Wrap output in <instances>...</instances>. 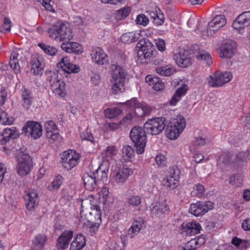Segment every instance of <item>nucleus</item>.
I'll return each mask as SVG.
<instances>
[{"mask_svg": "<svg viewBox=\"0 0 250 250\" xmlns=\"http://www.w3.org/2000/svg\"><path fill=\"white\" fill-rule=\"evenodd\" d=\"M49 36L60 41H70L73 39L72 29L66 21H59L48 30Z\"/></svg>", "mask_w": 250, "mask_h": 250, "instance_id": "nucleus-1", "label": "nucleus"}, {"mask_svg": "<svg viewBox=\"0 0 250 250\" xmlns=\"http://www.w3.org/2000/svg\"><path fill=\"white\" fill-rule=\"evenodd\" d=\"M111 74L113 83L112 86V92L118 93L119 92H123L125 90L124 81L126 75L125 70L118 64H113L111 65Z\"/></svg>", "mask_w": 250, "mask_h": 250, "instance_id": "nucleus-2", "label": "nucleus"}, {"mask_svg": "<svg viewBox=\"0 0 250 250\" xmlns=\"http://www.w3.org/2000/svg\"><path fill=\"white\" fill-rule=\"evenodd\" d=\"M146 132L144 128L135 126L130 131V138L136 147L138 154H142L146 143Z\"/></svg>", "mask_w": 250, "mask_h": 250, "instance_id": "nucleus-3", "label": "nucleus"}, {"mask_svg": "<svg viewBox=\"0 0 250 250\" xmlns=\"http://www.w3.org/2000/svg\"><path fill=\"white\" fill-rule=\"evenodd\" d=\"M166 126V119L164 117L149 119L144 125L147 134L156 135L161 133Z\"/></svg>", "mask_w": 250, "mask_h": 250, "instance_id": "nucleus-4", "label": "nucleus"}, {"mask_svg": "<svg viewBox=\"0 0 250 250\" xmlns=\"http://www.w3.org/2000/svg\"><path fill=\"white\" fill-rule=\"evenodd\" d=\"M47 80L49 82L53 92L57 95L64 97L65 95V84L63 81L58 79V74L51 71L47 73Z\"/></svg>", "mask_w": 250, "mask_h": 250, "instance_id": "nucleus-5", "label": "nucleus"}, {"mask_svg": "<svg viewBox=\"0 0 250 250\" xmlns=\"http://www.w3.org/2000/svg\"><path fill=\"white\" fill-rule=\"evenodd\" d=\"M232 78V75L230 72H221L217 71L212 75L209 76L208 80V83L210 87H220L229 82Z\"/></svg>", "mask_w": 250, "mask_h": 250, "instance_id": "nucleus-6", "label": "nucleus"}, {"mask_svg": "<svg viewBox=\"0 0 250 250\" xmlns=\"http://www.w3.org/2000/svg\"><path fill=\"white\" fill-rule=\"evenodd\" d=\"M186 126V121L184 118L174 119L173 125H168L166 128V136L170 140L176 139Z\"/></svg>", "mask_w": 250, "mask_h": 250, "instance_id": "nucleus-7", "label": "nucleus"}, {"mask_svg": "<svg viewBox=\"0 0 250 250\" xmlns=\"http://www.w3.org/2000/svg\"><path fill=\"white\" fill-rule=\"evenodd\" d=\"M226 23L225 16L217 15L211 20L208 25L206 31H202V35L204 36H212Z\"/></svg>", "mask_w": 250, "mask_h": 250, "instance_id": "nucleus-8", "label": "nucleus"}, {"mask_svg": "<svg viewBox=\"0 0 250 250\" xmlns=\"http://www.w3.org/2000/svg\"><path fill=\"white\" fill-rule=\"evenodd\" d=\"M226 23L225 16L217 15L211 20L208 25L206 31H202V35L204 36H212Z\"/></svg>", "mask_w": 250, "mask_h": 250, "instance_id": "nucleus-9", "label": "nucleus"}, {"mask_svg": "<svg viewBox=\"0 0 250 250\" xmlns=\"http://www.w3.org/2000/svg\"><path fill=\"white\" fill-rule=\"evenodd\" d=\"M138 55L141 56L143 55L144 58L148 59L154 55L155 47L152 43L146 38H144L139 41L137 44Z\"/></svg>", "mask_w": 250, "mask_h": 250, "instance_id": "nucleus-10", "label": "nucleus"}, {"mask_svg": "<svg viewBox=\"0 0 250 250\" xmlns=\"http://www.w3.org/2000/svg\"><path fill=\"white\" fill-rule=\"evenodd\" d=\"M18 162V173L21 176H25L31 171L32 160L28 154L21 155L17 158Z\"/></svg>", "mask_w": 250, "mask_h": 250, "instance_id": "nucleus-11", "label": "nucleus"}, {"mask_svg": "<svg viewBox=\"0 0 250 250\" xmlns=\"http://www.w3.org/2000/svg\"><path fill=\"white\" fill-rule=\"evenodd\" d=\"M22 130L26 135H30L34 139L39 138L42 135V125L37 122H27L23 126Z\"/></svg>", "mask_w": 250, "mask_h": 250, "instance_id": "nucleus-12", "label": "nucleus"}, {"mask_svg": "<svg viewBox=\"0 0 250 250\" xmlns=\"http://www.w3.org/2000/svg\"><path fill=\"white\" fill-rule=\"evenodd\" d=\"M213 207V204L210 201L205 202H197L190 205L189 211L196 216H201L207 212Z\"/></svg>", "mask_w": 250, "mask_h": 250, "instance_id": "nucleus-13", "label": "nucleus"}, {"mask_svg": "<svg viewBox=\"0 0 250 250\" xmlns=\"http://www.w3.org/2000/svg\"><path fill=\"white\" fill-rule=\"evenodd\" d=\"M79 157L74 154L72 150H69L63 153L62 164L67 170L71 169L78 163Z\"/></svg>", "mask_w": 250, "mask_h": 250, "instance_id": "nucleus-14", "label": "nucleus"}, {"mask_svg": "<svg viewBox=\"0 0 250 250\" xmlns=\"http://www.w3.org/2000/svg\"><path fill=\"white\" fill-rule=\"evenodd\" d=\"M170 170V174L166 180H163V183L164 186L168 187L170 189H173L178 184L180 171L176 167H172Z\"/></svg>", "mask_w": 250, "mask_h": 250, "instance_id": "nucleus-15", "label": "nucleus"}, {"mask_svg": "<svg viewBox=\"0 0 250 250\" xmlns=\"http://www.w3.org/2000/svg\"><path fill=\"white\" fill-rule=\"evenodd\" d=\"M236 43L232 41H227L221 47L219 56L221 58H231L236 51Z\"/></svg>", "mask_w": 250, "mask_h": 250, "instance_id": "nucleus-16", "label": "nucleus"}, {"mask_svg": "<svg viewBox=\"0 0 250 250\" xmlns=\"http://www.w3.org/2000/svg\"><path fill=\"white\" fill-rule=\"evenodd\" d=\"M190 49L193 53H196L195 57L197 60L204 61L208 65L212 63V58L210 54L205 50H200L198 45L194 44L192 45Z\"/></svg>", "mask_w": 250, "mask_h": 250, "instance_id": "nucleus-17", "label": "nucleus"}, {"mask_svg": "<svg viewBox=\"0 0 250 250\" xmlns=\"http://www.w3.org/2000/svg\"><path fill=\"white\" fill-rule=\"evenodd\" d=\"M174 60L180 67H187L191 64V60L188 56V53L184 50L180 51L174 55Z\"/></svg>", "mask_w": 250, "mask_h": 250, "instance_id": "nucleus-18", "label": "nucleus"}, {"mask_svg": "<svg viewBox=\"0 0 250 250\" xmlns=\"http://www.w3.org/2000/svg\"><path fill=\"white\" fill-rule=\"evenodd\" d=\"M73 231L71 230L66 231L62 233L58 238L57 247L59 250H64L69 243L73 237Z\"/></svg>", "mask_w": 250, "mask_h": 250, "instance_id": "nucleus-19", "label": "nucleus"}, {"mask_svg": "<svg viewBox=\"0 0 250 250\" xmlns=\"http://www.w3.org/2000/svg\"><path fill=\"white\" fill-rule=\"evenodd\" d=\"M130 175V169L127 167H117L113 171V177L118 183L124 182Z\"/></svg>", "mask_w": 250, "mask_h": 250, "instance_id": "nucleus-20", "label": "nucleus"}, {"mask_svg": "<svg viewBox=\"0 0 250 250\" xmlns=\"http://www.w3.org/2000/svg\"><path fill=\"white\" fill-rule=\"evenodd\" d=\"M25 205L29 210H32L38 204V194L34 190H29L25 197Z\"/></svg>", "mask_w": 250, "mask_h": 250, "instance_id": "nucleus-21", "label": "nucleus"}, {"mask_svg": "<svg viewBox=\"0 0 250 250\" xmlns=\"http://www.w3.org/2000/svg\"><path fill=\"white\" fill-rule=\"evenodd\" d=\"M61 47L62 50L69 53H73L79 54L83 52L81 46L75 42H63Z\"/></svg>", "mask_w": 250, "mask_h": 250, "instance_id": "nucleus-22", "label": "nucleus"}, {"mask_svg": "<svg viewBox=\"0 0 250 250\" xmlns=\"http://www.w3.org/2000/svg\"><path fill=\"white\" fill-rule=\"evenodd\" d=\"M20 133L16 127L6 128L2 134L3 138L0 140L1 144L7 142L10 139H15L19 137Z\"/></svg>", "mask_w": 250, "mask_h": 250, "instance_id": "nucleus-23", "label": "nucleus"}, {"mask_svg": "<svg viewBox=\"0 0 250 250\" xmlns=\"http://www.w3.org/2000/svg\"><path fill=\"white\" fill-rule=\"evenodd\" d=\"M59 64L60 65L63 71L68 73L71 72L78 73L80 70L79 66L71 63L66 58H62Z\"/></svg>", "mask_w": 250, "mask_h": 250, "instance_id": "nucleus-24", "label": "nucleus"}, {"mask_svg": "<svg viewBox=\"0 0 250 250\" xmlns=\"http://www.w3.org/2000/svg\"><path fill=\"white\" fill-rule=\"evenodd\" d=\"M47 238L43 234H39L36 235L33 240L32 244L31 246L32 250H41L44 247Z\"/></svg>", "mask_w": 250, "mask_h": 250, "instance_id": "nucleus-25", "label": "nucleus"}, {"mask_svg": "<svg viewBox=\"0 0 250 250\" xmlns=\"http://www.w3.org/2000/svg\"><path fill=\"white\" fill-rule=\"evenodd\" d=\"M107 55L101 48H97L93 51L92 60L99 65H103L107 62Z\"/></svg>", "mask_w": 250, "mask_h": 250, "instance_id": "nucleus-26", "label": "nucleus"}, {"mask_svg": "<svg viewBox=\"0 0 250 250\" xmlns=\"http://www.w3.org/2000/svg\"><path fill=\"white\" fill-rule=\"evenodd\" d=\"M93 176H91L86 174L83 176V180L85 188L89 191L93 190L97 186V181L95 173H93Z\"/></svg>", "mask_w": 250, "mask_h": 250, "instance_id": "nucleus-27", "label": "nucleus"}, {"mask_svg": "<svg viewBox=\"0 0 250 250\" xmlns=\"http://www.w3.org/2000/svg\"><path fill=\"white\" fill-rule=\"evenodd\" d=\"M182 226L184 228V231L188 235H195L199 233L201 229V227L199 223L192 222L186 224V227L184 225Z\"/></svg>", "mask_w": 250, "mask_h": 250, "instance_id": "nucleus-28", "label": "nucleus"}, {"mask_svg": "<svg viewBox=\"0 0 250 250\" xmlns=\"http://www.w3.org/2000/svg\"><path fill=\"white\" fill-rule=\"evenodd\" d=\"M144 225V220L143 218H138L135 220L131 227L128 230V235H130V237H133V234H137L142 229Z\"/></svg>", "mask_w": 250, "mask_h": 250, "instance_id": "nucleus-29", "label": "nucleus"}, {"mask_svg": "<svg viewBox=\"0 0 250 250\" xmlns=\"http://www.w3.org/2000/svg\"><path fill=\"white\" fill-rule=\"evenodd\" d=\"M127 104L132 108L134 115L141 117L144 115V111L142 108V104H140L136 99H133L127 102Z\"/></svg>", "mask_w": 250, "mask_h": 250, "instance_id": "nucleus-30", "label": "nucleus"}, {"mask_svg": "<svg viewBox=\"0 0 250 250\" xmlns=\"http://www.w3.org/2000/svg\"><path fill=\"white\" fill-rule=\"evenodd\" d=\"M85 245V237L83 234H78L71 243V250H81Z\"/></svg>", "mask_w": 250, "mask_h": 250, "instance_id": "nucleus-31", "label": "nucleus"}, {"mask_svg": "<svg viewBox=\"0 0 250 250\" xmlns=\"http://www.w3.org/2000/svg\"><path fill=\"white\" fill-rule=\"evenodd\" d=\"M32 68L31 72L36 75H40L42 74V70L44 67L43 63L41 61L39 58L34 57L31 62Z\"/></svg>", "mask_w": 250, "mask_h": 250, "instance_id": "nucleus-32", "label": "nucleus"}, {"mask_svg": "<svg viewBox=\"0 0 250 250\" xmlns=\"http://www.w3.org/2000/svg\"><path fill=\"white\" fill-rule=\"evenodd\" d=\"M155 71L157 73L164 76H169L176 72L175 68L170 64L157 67L156 68Z\"/></svg>", "mask_w": 250, "mask_h": 250, "instance_id": "nucleus-33", "label": "nucleus"}, {"mask_svg": "<svg viewBox=\"0 0 250 250\" xmlns=\"http://www.w3.org/2000/svg\"><path fill=\"white\" fill-rule=\"evenodd\" d=\"M187 87L186 85L179 88L175 92L174 95L172 96L169 104L171 105H174L179 101L181 96L185 94L187 90Z\"/></svg>", "mask_w": 250, "mask_h": 250, "instance_id": "nucleus-34", "label": "nucleus"}, {"mask_svg": "<svg viewBox=\"0 0 250 250\" xmlns=\"http://www.w3.org/2000/svg\"><path fill=\"white\" fill-rule=\"evenodd\" d=\"M139 34L129 32L123 34L121 37V41L125 43H130L132 42H136L138 39Z\"/></svg>", "mask_w": 250, "mask_h": 250, "instance_id": "nucleus-35", "label": "nucleus"}, {"mask_svg": "<svg viewBox=\"0 0 250 250\" xmlns=\"http://www.w3.org/2000/svg\"><path fill=\"white\" fill-rule=\"evenodd\" d=\"M122 112V110L120 108H108L104 110L105 116L110 119H112Z\"/></svg>", "mask_w": 250, "mask_h": 250, "instance_id": "nucleus-36", "label": "nucleus"}, {"mask_svg": "<svg viewBox=\"0 0 250 250\" xmlns=\"http://www.w3.org/2000/svg\"><path fill=\"white\" fill-rule=\"evenodd\" d=\"M243 177L239 174L232 175L229 178V183L234 187H241L243 184Z\"/></svg>", "mask_w": 250, "mask_h": 250, "instance_id": "nucleus-37", "label": "nucleus"}, {"mask_svg": "<svg viewBox=\"0 0 250 250\" xmlns=\"http://www.w3.org/2000/svg\"><path fill=\"white\" fill-rule=\"evenodd\" d=\"M9 65L15 73L17 74L20 72V66L17 61V55L16 54L11 55Z\"/></svg>", "mask_w": 250, "mask_h": 250, "instance_id": "nucleus-38", "label": "nucleus"}, {"mask_svg": "<svg viewBox=\"0 0 250 250\" xmlns=\"http://www.w3.org/2000/svg\"><path fill=\"white\" fill-rule=\"evenodd\" d=\"M38 45L43 50V51L46 54L50 56L55 55L58 52L57 49L53 46L47 45L42 43H39Z\"/></svg>", "mask_w": 250, "mask_h": 250, "instance_id": "nucleus-39", "label": "nucleus"}, {"mask_svg": "<svg viewBox=\"0 0 250 250\" xmlns=\"http://www.w3.org/2000/svg\"><path fill=\"white\" fill-rule=\"evenodd\" d=\"M198 244L197 241L191 240L185 244L184 246H179L178 250H196V245Z\"/></svg>", "mask_w": 250, "mask_h": 250, "instance_id": "nucleus-40", "label": "nucleus"}, {"mask_svg": "<svg viewBox=\"0 0 250 250\" xmlns=\"http://www.w3.org/2000/svg\"><path fill=\"white\" fill-rule=\"evenodd\" d=\"M62 177L61 175L56 176V179L51 183L50 186H49L50 190H57L59 189L62 183Z\"/></svg>", "mask_w": 250, "mask_h": 250, "instance_id": "nucleus-41", "label": "nucleus"}, {"mask_svg": "<svg viewBox=\"0 0 250 250\" xmlns=\"http://www.w3.org/2000/svg\"><path fill=\"white\" fill-rule=\"evenodd\" d=\"M14 148L16 152L17 157H19L21 155H23L28 154L27 152H25L26 150V147L23 145L21 142L19 143V144H16L14 146Z\"/></svg>", "mask_w": 250, "mask_h": 250, "instance_id": "nucleus-42", "label": "nucleus"}, {"mask_svg": "<svg viewBox=\"0 0 250 250\" xmlns=\"http://www.w3.org/2000/svg\"><path fill=\"white\" fill-rule=\"evenodd\" d=\"M238 20L246 26L250 24V11H246L238 16Z\"/></svg>", "mask_w": 250, "mask_h": 250, "instance_id": "nucleus-43", "label": "nucleus"}, {"mask_svg": "<svg viewBox=\"0 0 250 250\" xmlns=\"http://www.w3.org/2000/svg\"><path fill=\"white\" fill-rule=\"evenodd\" d=\"M130 9L129 7H125L117 11L116 15L120 20L125 18L129 15Z\"/></svg>", "mask_w": 250, "mask_h": 250, "instance_id": "nucleus-44", "label": "nucleus"}, {"mask_svg": "<svg viewBox=\"0 0 250 250\" xmlns=\"http://www.w3.org/2000/svg\"><path fill=\"white\" fill-rule=\"evenodd\" d=\"M127 203L132 206H138L141 203V199L138 195H131L128 198Z\"/></svg>", "mask_w": 250, "mask_h": 250, "instance_id": "nucleus-45", "label": "nucleus"}, {"mask_svg": "<svg viewBox=\"0 0 250 250\" xmlns=\"http://www.w3.org/2000/svg\"><path fill=\"white\" fill-rule=\"evenodd\" d=\"M124 156H126L128 158H131L134 155V151L131 146H125L122 150Z\"/></svg>", "mask_w": 250, "mask_h": 250, "instance_id": "nucleus-46", "label": "nucleus"}, {"mask_svg": "<svg viewBox=\"0 0 250 250\" xmlns=\"http://www.w3.org/2000/svg\"><path fill=\"white\" fill-rule=\"evenodd\" d=\"M109 194L108 188L107 187H103L100 192V196L104 199V202L107 204L110 203L109 201H108V198H109Z\"/></svg>", "mask_w": 250, "mask_h": 250, "instance_id": "nucleus-47", "label": "nucleus"}, {"mask_svg": "<svg viewBox=\"0 0 250 250\" xmlns=\"http://www.w3.org/2000/svg\"><path fill=\"white\" fill-rule=\"evenodd\" d=\"M148 22V20L147 17L144 14H141L137 17L136 19V22L137 24L146 25Z\"/></svg>", "mask_w": 250, "mask_h": 250, "instance_id": "nucleus-48", "label": "nucleus"}, {"mask_svg": "<svg viewBox=\"0 0 250 250\" xmlns=\"http://www.w3.org/2000/svg\"><path fill=\"white\" fill-rule=\"evenodd\" d=\"M249 151H242L236 155V158L237 160L240 162H247L249 159Z\"/></svg>", "mask_w": 250, "mask_h": 250, "instance_id": "nucleus-49", "label": "nucleus"}, {"mask_svg": "<svg viewBox=\"0 0 250 250\" xmlns=\"http://www.w3.org/2000/svg\"><path fill=\"white\" fill-rule=\"evenodd\" d=\"M100 173L101 176L100 178V180L104 182L106 181L107 178V174L105 169L100 170V167L96 171V175L97 178L99 179V173Z\"/></svg>", "mask_w": 250, "mask_h": 250, "instance_id": "nucleus-50", "label": "nucleus"}, {"mask_svg": "<svg viewBox=\"0 0 250 250\" xmlns=\"http://www.w3.org/2000/svg\"><path fill=\"white\" fill-rule=\"evenodd\" d=\"M155 161L157 165L160 167H164L167 164L166 158L162 155H157Z\"/></svg>", "mask_w": 250, "mask_h": 250, "instance_id": "nucleus-51", "label": "nucleus"}, {"mask_svg": "<svg viewBox=\"0 0 250 250\" xmlns=\"http://www.w3.org/2000/svg\"><path fill=\"white\" fill-rule=\"evenodd\" d=\"M44 127H45V129H46V130L56 131V124L52 121H47L45 124Z\"/></svg>", "mask_w": 250, "mask_h": 250, "instance_id": "nucleus-52", "label": "nucleus"}, {"mask_svg": "<svg viewBox=\"0 0 250 250\" xmlns=\"http://www.w3.org/2000/svg\"><path fill=\"white\" fill-rule=\"evenodd\" d=\"M21 98L23 99H30L33 98L31 94V91L24 87H23L21 93Z\"/></svg>", "mask_w": 250, "mask_h": 250, "instance_id": "nucleus-53", "label": "nucleus"}, {"mask_svg": "<svg viewBox=\"0 0 250 250\" xmlns=\"http://www.w3.org/2000/svg\"><path fill=\"white\" fill-rule=\"evenodd\" d=\"M156 45L158 48V49L161 51H163L166 49V43L165 42L163 39H159L156 41Z\"/></svg>", "mask_w": 250, "mask_h": 250, "instance_id": "nucleus-54", "label": "nucleus"}, {"mask_svg": "<svg viewBox=\"0 0 250 250\" xmlns=\"http://www.w3.org/2000/svg\"><path fill=\"white\" fill-rule=\"evenodd\" d=\"M81 137L82 140H88L93 142V137L91 133L88 132H84L81 134Z\"/></svg>", "mask_w": 250, "mask_h": 250, "instance_id": "nucleus-55", "label": "nucleus"}, {"mask_svg": "<svg viewBox=\"0 0 250 250\" xmlns=\"http://www.w3.org/2000/svg\"><path fill=\"white\" fill-rule=\"evenodd\" d=\"M106 155L107 156H113L116 153V149L115 146H109L106 149Z\"/></svg>", "mask_w": 250, "mask_h": 250, "instance_id": "nucleus-56", "label": "nucleus"}, {"mask_svg": "<svg viewBox=\"0 0 250 250\" xmlns=\"http://www.w3.org/2000/svg\"><path fill=\"white\" fill-rule=\"evenodd\" d=\"M32 100L33 98L22 99L23 107L26 109H28L32 104Z\"/></svg>", "mask_w": 250, "mask_h": 250, "instance_id": "nucleus-57", "label": "nucleus"}, {"mask_svg": "<svg viewBox=\"0 0 250 250\" xmlns=\"http://www.w3.org/2000/svg\"><path fill=\"white\" fill-rule=\"evenodd\" d=\"M245 25L242 22H240L238 20V17L237 18L235 21L232 23V26L234 29H238L243 28Z\"/></svg>", "mask_w": 250, "mask_h": 250, "instance_id": "nucleus-58", "label": "nucleus"}, {"mask_svg": "<svg viewBox=\"0 0 250 250\" xmlns=\"http://www.w3.org/2000/svg\"><path fill=\"white\" fill-rule=\"evenodd\" d=\"M165 87V84L161 81L155 84H153V88L156 91H160L163 89Z\"/></svg>", "mask_w": 250, "mask_h": 250, "instance_id": "nucleus-59", "label": "nucleus"}, {"mask_svg": "<svg viewBox=\"0 0 250 250\" xmlns=\"http://www.w3.org/2000/svg\"><path fill=\"white\" fill-rule=\"evenodd\" d=\"M0 97L1 99L0 100V105H2L5 101V99L7 97V92L5 89H2L0 92Z\"/></svg>", "mask_w": 250, "mask_h": 250, "instance_id": "nucleus-60", "label": "nucleus"}, {"mask_svg": "<svg viewBox=\"0 0 250 250\" xmlns=\"http://www.w3.org/2000/svg\"><path fill=\"white\" fill-rule=\"evenodd\" d=\"M11 21L7 18L4 19L3 28L7 31H9L11 29Z\"/></svg>", "mask_w": 250, "mask_h": 250, "instance_id": "nucleus-61", "label": "nucleus"}, {"mask_svg": "<svg viewBox=\"0 0 250 250\" xmlns=\"http://www.w3.org/2000/svg\"><path fill=\"white\" fill-rule=\"evenodd\" d=\"M242 227L245 230H250V219L245 220L242 223Z\"/></svg>", "mask_w": 250, "mask_h": 250, "instance_id": "nucleus-62", "label": "nucleus"}, {"mask_svg": "<svg viewBox=\"0 0 250 250\" xmlns=\"http://www.w3.org/2000/svg\"><path fill=\"white\" fill-rule=\"evenodd\" d=\"M196 190L197 191V195L201 196L204 194V187L201 184H198L196 186Z\"/></svg>", "mask_w": 250, "mask_h": 250, "instance_id": "nucleus-63", "label": "nucleus"}, {"mask_svg": "<svg viewBox=\"0 0 250 250\" xmlns=\"http://www.w3.org/2000/svg\"><path fill=\"white\" fill-rule=\"evenodd\" d=\"M243 197L244 199L246 201H250V190L249 189H245L244 191L243 194Z\"/></svg>", "mask_w": 250, "mask_h": 250, "instance_id": "nucleus-64", "label": "nucleus"}]
</instances>
